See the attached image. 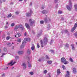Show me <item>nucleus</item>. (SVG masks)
<instances>
[{
  "mask_svg": "<svg viewBox=\"0 0 77 77\" xmlns=\"http://www.w3.org/2000/svg\"><path fill=\"white\" fill-rule=\"evenodd\" d=\"M41 46L42 47H44V46L43 45H42Z\"/></svg>",
  "mask_w": 77,
  "mask_h": 77,
  "instance_id": "nucleus-57",
  "label": "nucleus"
},
{
  "mask_svg": "<svg viewBox=\"0 0 77 77\" xmlns=\"http://www.w3.org/2000/svg\"><path fill=\"white\" fill-rule=\"evenodd\" d=\"M27 53L28 54H30L31 53V50L29 49H28L27 50Z\"/></svg>",
  "mask_w": 77,
  "mask_h": 77,
  "instance_id": "nucleus-13",
  "label": "nucleus"
},
{
  "mask_svg": "<svg viewBox=\"0 0 77 77\" xmlns=\"http://www.w3.org/2000/svg\"><path fill=\"white\" fill-rule=\"evenodd\" d=\"M18 54H22L23 53V51H19L17 53Z\"/></svg>",
  "mask_w": 77,
  "mask_h": 77,
  "instance_id": "nucleus-15",
  "label": "nucleus"
},
{
  "mask_svg": "<svg viewBox=\"0 0 77 77\" xmlns=\"http://www.w3.org/2000/svg\"><path fill=\"white\" fill-rule=\"evenodd\" d=\"M66 47H67V48H68V47H69V44H68V43H66Z\"/></svg>",
  "mask_w": 77,
  "mask_h": 77,
  "instance_id": "nucleus-32",
  "label": "nucleus"
},
{
  "mask_svg": "<svg viewBox=\"0 0 77 77\" xmlns=\"http://www.w3.org/2000/svg\"><path fill=\"white\" fill-rule=\"evenodd\" d=\"M62 20H63V18H62Z\"/></svg>",
  "mask_w": 77,
  "mask_h": 77,
  "instance_id": "nucleus-64",
  "label": "nucleus"
},
{
  "mask_svg": "<svg viewBox=\"0 0 77 77\" xmlns=\"http://www.w3.org/2000/svg\"><path fill=\"white\" fill-rule=\"evenodd\" d=\"M71 46L72 47V50H75V47H74V45L73 44H72Z\"/></svg>",
  "mask_w": 77,
  "mask_h": 77,
  "instance_id": "nucleus-10",
  "label": "nucleus"
},
{
  "mask_svg": "<svg viewBox=\"0 0 77 77\" xmlns=\"http://www.w3.org/2000/svg\"><path fill=\"white\" fill-rule=\"evenodd\" d=\"M44 20L45 23H47L48 20H47V18H45Z\"/></svg>",
  "mask_w": 77,
  "mask_h": 77,
  "instance_id": "nucleus-30",
  "label": "nucleus"
},
{
  "mask_svg": "<svg viewBox=\"0 0 77 77\" xmlns=\"http://www.w3.org/2000/svg\"><path fill=\"white\" fill-rule=\"evenodd\" d=\"M53 40H52L51 41V42L50 43V44H51H51H52V43H53Z\"/></svg>",
  "mask_w": 77,
  "mask_h": 77,
  "instance_id": "nucleus-43",
  "label": "nucleus"
},
{
  "mask_svg": "<svg viewBox=\"0 0 77 77\" xmlns=\"http://www.w3.org/2000/svg\"><path fill=\"white\" fill-rule=\"evenodd\" d=\"M51 51L53 53H54V51L53 50H51Z\"/></svg>",
  "mask_w": 77,
  "mask_h": 77,
  "instance_id": "nucleus-48",
  "label": "nucleus"
},
{
  "mask_svg": "<svg viewBox=\"0 0 77 77\" xmlns=\"http://www.w3.org/2000/svg\"><path fill=\"white\" fill-rule=\"evenodd\" d=\"M15 38L17 37V35H15Z\"/></svg>",
  "mask_w": 77,
  "mask_h": 77,
  "instance_id": "nucleus-62",
  "label": "nucleus"
},
{
  "mask_svg": "<svg viewBox=\"0 0 77 77\" xmlns=\"http://www.w3.org/2000/svg\"><path fill=\"white\" fill-rule=\"evenodd\" d=\"M3 2H5L6 0H3Z\"/></svg>",
  "mask_w": 77,
  "mask_h": 77,
  "instance_id": "nucleus-60",
  "label": "nucleus"
},
{
  "mask_svg": "<svg viewBox=\"0 0 77 77\" xmlns=\"http://www.w3.org/2000/svg\"><path fill=\"white\" fill-rule=\"evenodd\" d=\"M15 26V24L14 23H12L11 24V27H14Z\"/></svg>",
  "mask_w": 77,
  "mask_h": 77,
  "instance_id": "nucleus-37",
  "label": "nucleus"
},
{
  "mask_svg": "<svg viewBox=\"0 0 77 77\" xmlns=\"http://www.w3.org/2000/svg\"><path fill=\"white\" fill-rule=\"evenodd\" d=\"M40 23L41 24H42L44 23V21L41 20L40 21Z\"/></svg>",
  "mask_w": 77,
  "mask_h": 77,
  "instance_id": "nucleus-34",
  "label": "nucleus"
},
{
  "mask_svg": "<svg viewBox=\"0 0 77 77\" xmlns=\"http://www.w3.org/2000/svg\"><path fill=\"white\" fill-rule=\"evenodd\" d=\"M30 15H31L30 13H27L26 14V16H27V17H30Z\"/></svg>",
  "mask_w": 77,
  "mask_h": 77,
  "instance_id": "nucleus-25",
  "label": "nucleus"
},
{
  "mask_svg": "<svg viewBox=\"0 0 77 77\" xmlns=\"http://www.w3.org/2000/svg\"><path fill=\"white\" fill-rule=\"evenodd\" d=\"M19 1H20V2H22L23 1V0H18Z\"/></svg>",
  "mask_w": 77,
  "mask_h": 77,
  "instance_id": "nucleus-58",
  "label": "nucleus"
},
{
  "mask_svg": "<svg viewBox=\"0 0 77 77\" xmlns=\"http://www.w3.org/2000/svg\"><path fill=\"white\" fill-rule=\"evenodd\" d=\"M73 72L75 74V73H77V71H76V69H75V68H73Z\"/></svg>",
  "mask_w": 77,
  "mask_h": 77,
  "instance_id": "nucleus-12",
  "label": "nucleus"
},
{
  "mask_svg": "<svg viewBox=\"0 0 77 77\" xmlns=\"http://www.w3.org/2000/svg\"><path fill=\"white\" fill-rule=\"evenodd\" d=\"M75 29H76V28L74 26L73 28H72L71 29V32H73V31H74V30H75Z\"/></svg>",
  "mask_w": 77,
  "mask_h": 77,
  "instance_id": "nucleus-14",
  "label": "nucleus"
},
{
  "mask_svg": "<svg viewBox=\"0 0 77 77\" xmlns=\"http://www.w3.org/2000/svg\"><path fill=\"white\" fill-rule=\"evenodd\" d=\"M74 6L75 8V10L76 11H77V5H74Z\"/></svg>",
  "mask_w": 77,
  "mask_h": 77,
  "instance_id": "nucleus-23",
  "label": "nucleus"
},
{
  "mask_svg": "<svg viewBox=\"0 0 77 77\" xmlns=\"http://www.w3.org/2000/svg\"><path fill=\"white\" fill-rule=\"evenodd\" d=\"M75 36H76V38H77V34H76V33H75Z\"/></svg>",
  "mask_w": 77,
  "mask_h": 77,
  "instance_id": "nucleus-46",
  "label": "nucleus"
},
{
  "mask_svg": "<svg viewBox=\"0 0 77 77\" xmlns=\"http://www.w3.org/2000/svg\"><path fill=\"white\" fill-rule=\"evenodd\" d=\"M69 5H67L66 6V8H67V9L69 11H71V9H72V3H71V1H69Z\"/></svg>",
  "mask_w": 77,
  "mask_h": 77,
  "instance_id": "nucleus-1",
  "label": "nucleus"
},
{
  "mask_svg": "<svg viewBox=\"0 0 77 77\" xmlns=\"http://www.w3.org/2000/svg\"><path fill=\"white\" fill-rule=\"evenodd\" d=\"M17 35L18 37H20V36H21V34H20V33H17Z\"/></svg>",
  "mask_w": 77,
  "mask_h": 77,
  "instance_id": "nucleus-27",
  "label": "nucleus"
},
{
  "mask_svg": "<svg viewBox=\"0 0 77 77\" xmlns=\"http://www.w3.org/2000/svg\"><path fill=\"white\" fill-rule=\"evenodd\" d=\"M25 25L27 29H30V26H29V24L27 23H25Z\"/></svg>",
  "mask_w": 77,
  "mask_h": 77,
  "instance_id": "nucleus-5",
  "label": "nucleus"
},
{
  "mask_svg": "<svg viewBox=\"0 0 77 77\" xmlns=\"http://www.w3.org/2000/svg\"><path fill=\"white\" fill-rule=\"evenodd\" d=\"M30 5L31 6V5H32V3H31Z\"/></svg>",
  "mask_w": 77,
  "mask_h": 77,
  "instance_id": "nucleus-61",
  "label": "nucleus"
},
{
  "mask_svg": "<svg viewBox=\"0 0 77 77\" xmlns=\"http://www.w3.org/2000/svg\"><path fill=\"white\" fill-rule=\"evenodd\" d=\"M21 38H18L17 39V41L18 42H21Z\"/></svg>",
  "mask_w": 77,
  "mask_h": 77,
  "instance_id": "nucleus-28",
  "label": "nucleus"
},
{
  "mask_svg": "<svg viewBox=\"0 0 77 77\" xmlns=\"http://www.w3.org/2000/svg\"><path fill=\"white\" fill-rule=\"evenodd\" d=\"M28 67H29V68H30L31 67H32V65H30V64L29 63V62H28Z\"/></svg>",
  "mask_w": 77,
  "mask_h": 77,
  "instance_id": "nucleus-20",
  "label": "nucleus"
},
{
  "mask_svg": "<svg viewBox=\"0 0 77 77\" xmlns=\"http://www.w3.org/2000/svg\"><path fill=\"white\" fill-rule=\"evenodd\" d=\"M18 26L19 27V28H21L22 29V30H23L24 29V28L23 27V25H20Z\"/></svg>",
  "mask_w": 77,
  "mask_h": 77,
  "instance_id": "nucleus-11",
  "label": "nucleus"
},
{
  "mask_svg": "<svg viewBox=\"0 0 77 77\" xmlns=\"http://www.w3.org/2000/svg\"><path fill=\"white\" fill-rule=\"evenodd\" d=\"M48 41V39H47V37H45L44 38V42H47Z\"/></svg>",
  "mask_w": 77,
  "mask_h": 77,
  "instance_id": "nucleus-17",
  "label": "nucleus"
},
{
  "mask_svg": "<svg viewBox=\"0 0 77 77\" xmlns=\"http://www.w3.org/2000/svg\"><path fill=\"white\" fill-rule=\"evenodd\" d=\"M4 51H6V48H4Z\"/></svg>",
  "mask_w": 77,
  "mask_h": 77,
  "instance_id": "nucleus-47",
  "label": "nucleus"
},
{
  "mask_svg": "<svg viewBox=\"0 0 77 77\" xmlns=\"http://www.w3.org/2000/svg\"><path fill=\"white\" fill-rule=\"evenodd\" d=\"M57 75H59L60 74V69H58L57 70Z\"/></svg>",
  "mask_w": 77,
  "mask_h": 77,
  "instance_id": "nucleus-9",
  "label": "nucleus"
},
{
  "mask_svg": "<svg viewBox=\"0 0 77 77\" xmlns=\"http://www.w3.org/2000/svg\"><path fill=\"white\" fill-rule=\"evenodd\" d=\"M46 59H48H48H50L48 56L47 55H46Z\"/></svg>",
  "mask_w": 77,
  "mask_h": 77,
  "instance_id": "nucleus-26",
  "label": "nucleus"
},
{
  "mask_svg": "<svg viewBox=\"0 0 77 77\" xmlns=\"http://www.w3.org/2000/svg\"><path fill=\"white\" fill-rule=\"evenodd\" d=\"M42 9H44V6H42Z\"/></svg>",
  "mask_w": 77,
  "mask_h": 77,
  "instance_id": "nucleus-52",
  "label": "nucleus"
},
{
  "mask_svg": "<svg viewBox=\"0 0 77 77\" xmlns=\"http://www.w3.org/2000/svg\"><path fill=\"white\" fill-rule=\"evenodd\" d=\"M18 28H19V26H16L14 28V29L16 30V31H17V30L18 29Z\"/></svg>",
  "mask_w": 77,
  "mask_h": 77,
  "instance_id": "nucleus-16",
  "label": "nucleus"
},
{
  "mask_svg": "<svg viewBox=\"0 0 77 77\" xmlns=\"http://www.w3.org/2000/svg\"><path fill=\"white\" fill-rule=\"evenodd\" d=\"M14 67H12V69H14Z\"/></svg>",
  "mask_w": 77,
  "mask_h": 77,
  "instance_id": "nucleus-63",
  "label": "nucleus"
},
{
  "mask_svg": "<svg viewBox=\"0 0 77 77\" xmlns=\"http://www.w3.org/2000/svg\"><path fill=\"white\" fill-rule=\"evenodd\" d=\"M67 74L66 75L65 77H69V72L68 71H66Z\"/></svg>",
  "mask_w": 77,
  "mask_h": 77,
  "instance_id": "nucleus-7",
  "label": "nucleus"
},
{
  "mask_svg": "<svg viewBox=\"0 0 77 77\" xmlns=\"http://www.w3.org/2000/svg\"><path fill=\"white\" fill-rule=\"evenodd\" d=\"M4 55H5V53H2V56H1V57H3V56Z\"/></svg>",
  "mask_w": 77,
  "mask_h": 77,
  "instance_id": "nucleus-44",
  "label": "nucleus"
},
{
  "mask_svg": "<svg viewBox=\"0 0 77 77\" xmlns=\"http://www.w3.org/2000/svg\"><path fill=\"white\" fill-rule=\"evenodd\" d=\"M69 60L71 62H73V60H72V58L70 57Z\"/></svg>",
  "mask_w": 77,
  "mask_h": 77,
  "instance_id": "nucleus-22",
  "label": "nucleus"
},
{
  "mask_svg": "<svg viewBox=\"0 0 77 77\" xmlns=\"http://www.w3.org/2000/svg\"><path fill=\"white\" fill-rule=\"evenodd\" d=\"M12 17V14L10 13L9 14H8L7 16V18H10Z\"/></svg>",
  "mask_w": 77,
  "mask_h": 77,
  "instance_id": "nucleus-18",
  "label": "nucleus"
},
{
  "mask_svg": "<svg viewBox=\"0 0 77 77\" xmlns=\"http://www.w3.org/2000/svg\"><path fill=\"white\" fill-rule=\"evenodd\" d=\"M37 47L38 48H39L40 46H39V43H37Z\"/></svg>",
  "mask_w": 77,
  "mask_h": 77,
  "instance_id": "nucleus-40",
  "label": "nucleus"
},
{
  "mask_svg": "<svg viewBox=\"0 0 77 77\" xmlns=\"http://www.w3.org/2000/svg\"><path fill=\"white\" fill-rule=\"evenodd\" d=\"M2 75V76H5V74H3Z\"/></svg>",
  "mask_w": 77,
  "mask_h": 77,
  "instance_id": "nucleus-59",
  "label": "nucleus"
},
{
  "mask_svg": "<svg viewBox=\"0 0 77 77\" xmlns=\"http://www.w3.org/2000/svg\"><path fill=\"white\" fill-rule=\"evenodd\" d=\"M52 62H53V61L51 60H48L47 61V63H48V64H49V65L51 64V63H52Z\"/></svg>",
  "mask_w": 77,
  "mask_h": 77,
  "instance_id": "nucleus-8",
  "label": "nucleus"
},
{
  "mask_svg": "<svg viewBox=\"0 0 77 77\" xmlns=\"http://www.w3.org/2000/svg\"><path fill=\"white\" fill-rule=\"evenodd\" d=\"M69 63V62L68 61H65V62H64V63L66 65V64H68Z\"/></svg>",
  "mask_w": 77,
  "mask_h": 77,
  "instance_id": "nucleus-33",
  "label": "nucleus"
},
{
  "mask_svg": "<svg viewBox=\"0 0 77 77\" xmlns=\"http://www.w3.org/2000/svg\"><path fill=\"white\" fill-rule=\"evenodd\" d=\"M47 70H45L44 72V74H45L47 73Z\"/></svg>",
  "mask_w": 77,
  "mask_h": 77,
  "instance_id": "nucleus-41",
  "label": "nucleus"
},
{
  "mask_svg": "<svg viewBox=\"0 0 77 77\" xmlns=\"http://www.w3.org/2000/svg\"><path fill=\"white\" fill-rule=\"evenodd\" d=\"M57 1H58V0H55V2L56 3Z\"/></svg>",
  "mask_w": 77,
  "mask_h": 77,
  "instance_id": "nucleus-50",
  "label": "nucleus"
},
{
  "mask_svg": "<svg viewBox=\"0 0 77 77\" xmlns=\"http://www.w3.org/2000/svg\"><path fill=\"white\" fill-rule=\"evenodd\" d=\"M8 24V22H7L6 23V25Z\"/></svg>",
  "mask_w": 77,
  "mask_h": 77,
  "instance_id": "nucleus-56",
  "label": "nucleus"
},
{
  "mask_svg": "<svg viewBox=\"0 0 77 77\" xmlns=\"http://www.w3.org/2000/svg\"><path fill=\"white\" fill-rule=\"evenodd\" d=\"M29 23H30V25L31 26H32V25H33V24L35 23V20L32 21V19H30L29 20Z\"/></svg>",
  "mask_w": 77,
  "mask_h": 77,
  "instance_id": "nucleus-3",
  "label": "nucleus"
},
{
  "mask_svg": "<svg viewBox=\"0 0 77 77\" xmlns=\"http://www.w3.org/2000/svg\"><path fill=\"white\" fill-rule=\"evenodd\" d=\"M74 27H75V28L77 27V23L75 24Z\"/></svg>",
  "mask_w": 77,
  "mask_h": 77,
  "instance_id": "nucleus-36",
  "label": "nucleus"
},
{
  "mask_svg": "<svg viewBox=\"0 0 77 77\" xmlns=\"http://www.w3.org/2000/svg\"><path fill=\"white\" fill-rule=\"evenodd\" d=\"M24 44H22V45L20 46V48H24V45H23Z\"/></svg>",
  "mask_w": 77,
  "mask_h": 77,
  "instance_id": "nucleus-31",
  "label": "nucleus"
},
{
  "mask_svg": "<svg viewBox=\"0 0 77 77\" xmlns=\"http://www.w3.org/2000/svg\"><path fill=\"white\" fill-rule=\"evenodd\" d=\"M30 38H25L23 40V41L22 42V44H26V42L28 41V42H30Z\"/></svg>",
  "mask_w": 77,
  "mask_h": 77,
  "instance_id": "nucleus-2",
  "label": "nucleus"
},
{
  "mask_svg": "<svg viewBox=\"0 0 77 77\" xmlns=\"http://www.w3.org/2000/svg\"><path fill=\"white\" fill-rule=\"evenodd\" d=\"M29 74L30 75H33V72H29Z\"/></svg>",
  "mask_w": 77,
  "mask_h": 77,
  "instance_id": "nucleus-29",
  "label": "nucleus"
},
{
  "mask_svg": "<svg viewBox=\"0 0 77 77\" xmlns=\"http://www.w3.org/2000/svg\"><path fill=\"white\" fill-rule=\"evenodd\" d=\"M40 42L42 45H43V42H42V40H41Z\"/></svg>",
  "mask_w": 77,
  "mask_h": 77,
  "instance_id": "nucleus-42",
  "label": "nucleus"
},
{
  "mask_svg": "<svg viewBox=\"0 0 77 77\" xmlns=\"http://www.w3.org/2000/svg\"><path fill=\"white\" fill-rule=\"evenodd\" d=\"M31 48L32 50H33L35 49V47H34V46H32L31 47Z\"/></svg>",
  "mask_w": 77,
  "mask_h": 77,
  "instance_id": "nucleus-39",
  "label": "nucleus"
},
{
  "mask_svg": "<svg viewBox=\"0 0 77 77\" xmlns=\"http://www.w3.org/2000/svg\"><path fill=\"white\" fill-rule=\"evenodd\" d=\"M10 38H11V37L10 36H7L6 38L7 40H9Z\"/></svg>",
  "mask_w": 77,
  "mask_h": 77,
  "instance_id": "nucleus-24",
  "label": "nucleus"
},
{
  "mask_svg": "<svg viewBox=\"0 0 77 77\" xmlns=\"http://www.w3.org/2000/svg\"><path fill=\"white\" fill-rule=\"evenodd\" d=\"M58 14H62V11H58Z\"/></svg>",
  "mask_w": 77,
  "mask_h": 77,
  "instance_id": "nucleus-38",
  "label": "nucleus"
},
{
  "mask_svg": "<svg viewBox=\"0 0 77 77\" xmlns=\"http://www.w3.org/2000/svg\"><path fill=\"white\" fill-rule=\"evenodd\" d=\"M61 62L62 63H64V62H65V61H66V59L65 58L63 57L61 59Z\"/></svg>",
  "mask_w": 77,
  "mask_h": 77,
  "instance_id": "nucleus-4",
  "label": "nucleus"
},
{
  "mask_svg": "<svg viewBox=\"0 0 77 77\" xmlns=\"http://www.w3.org/2000/svg\"><path fill=\"white\" fill-rule=\"evenodd\" d=\"M26 32H25V33H24V35L25 36H26Z\"/></svg>",
  "mask_w": 77,
  "mask_h": 77,
  "instance_id": "nucleus-53",
  "label": "nucleus"
},
{
  "mask_svg": "<svg viewBox=\"0 0 77 77\" xmlns=\"http://www.w3.org/2000/svg\"><path fill=\"white\" fill-rule=\"evenodd\" d=\"M26 59H28V60H29V57H27L26 58Z\"/></svg>",
  "mask_w": 77,
  "mask_h": 77,
  "instance_id": "nucleus-55",
  "label": "nucleus"
},
{
  "mask_svg": "<svg viewBox=\"0 0 77 77\" xmlns=\"http://www.w3.org/2000/svg\"><path fill=\"white\" fill-rule=\"evenodd\" d=\"M62 68L63 69H66V68H65V66L64 65L62 66Z\"/></svg>",
  "mask_w": 77,
  "mask_h": 77,
  "instance_id": "nucleus-35",
  "label": "nucleus"
},
{
  "mask_svg": "<svg viewBox=\"0 0 77 77\" xmlns=\"http://www.w3.org/2000/svg\"><path fill=\"white\" fill-rule=\"evenodd\" d=\"M9 45H11V43H9V44H8V46H9V47H10V46H9Z\"/></svg>",
  "mask_w": 77,
  "mask_h": 77,
  "instance_id": "nucleus-51",
  "label": "nucleus"
},
{
  "mask_svg": "<svg viewBox=\"0 0 77 77\" xmlns=\"http://www.w3.org/2000/svg\"><path fill=\"white\" fill-rule=\"evenodd\" d=\"M15 13L16 15H18L19 14V12H15Z\"/></svg>",
  "mask_w": 77,
  "mask_h": 77,
  "instance_id": "nucleus-45",
  "label": "nucleus"
},
{
  "mask_svg": "<svg viewBox=\"0 0 77 77\" xmlns=\"http://www.w3.org/2000/svg\"><path fill=\"white\" fill-rule=\"evenodd\" d=\"M22 66H24V68H26V64L24 63L22 64Z\"/></svg>",
  "mask_w": 77,
  "mask_h": 77,
  "instance_id": "nucleus-19",
  "label": "nucleus"
},
{
  "mask_svg": "<svg viewBox=\"0 0 77 77\" xmlns=\"http://www.w3.org/2000/svg\"><path fill=\"white\" fill-rule=\"evenodd\" d=\"M13 62V61L12 60L8 64V65H10V64H11V66H12V65H13L14 63H16V62H14V63L13 64H12V63Z\"/></svg>",
  "mask_w": 77,
  "mask_h": 77,
  "instance_id": "nucleus-6",
  "label": "nucleus"
},
{
  "mask_svg": "<svg viewBox=\"0 0 77 77\" xmlns=\"http://www.w3.org/2000/svg\"><path fill=\"white\" fill-rule=\"evenodd\" d=\"M42 13L45 14H47V11H42Z\"/></svg>",
  "mask_w": 77,
  "mask_h": 77,
  "instance_id": "nucleus-21",
  "label": "nucleus"
},
{
  "mask_svg": "<svg viewBox=\"0 0 77 77\" xmlns=\"http://www.w3.org/2000/svg\"><path fill=\"white\" fill-rule=\"evenodd\" d=\"M38 61H39V62H41V59H39Z\"/></svg>",
  "mask_w": 77,
  "mask_h": 77,
  "instance_id": "nucleus-54",
  "label": "nucleus"
},
{
  "mask_svg": "<svg viewBox=\"0 0 77 77\" xmlns=\"http://www.w3.org/2000/svg\"><path fill=\"white\" fill-rule=\"evenodd\" d=\"M68 30L67 29L65 31V32L66 33H67V32H68Z\"/></svg>",
  "mask_w": 77,
  "mask_h": 77,
  "instance_id": "nucleus-49",
  "label": "nucleus"
}]
</instances>
